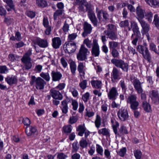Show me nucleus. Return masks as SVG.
Segmentation results:
<instances>
[{
	"mask_svg": "<svg viewBox=\"0 0 159 159\" xmlns=\"http://www.w3.org/2000/svg\"><path fill=\"white\" fill-rule=\"evenodd\" d=\"M119 76V73L118 70L116 68L114 67L111 75V80L114 82V80H116L118 79Z\"/></svg>",
	"mask_w": 159,
	"mask_h": 159,
	"instance_id": "27",
	"label": "nucleus"
},
{
	"mask_svg": "<svg viewBox=\"0 0 159 159\" xmlns=\"http://www.w3.org/2000/svg\"><path fill=\"white\" fill-rule=\"evenodd\" d=\"M43 24L44 27H47V26L50 25H49V23L47 17L46 16L43 17Z\"/></svg>",
	"mask_w": 159,
	"mask_h": 159,
	"instance_id": "56",
	"label": "nucleus"
},
{
	"mask_svg": "<svg viewBox=\"0 0 159 159\" xmlns=\"http://www.w3.org/2000/svg\"><path fill=\"white\" fill-rule=\"evenodd\" d=\"M121 118H120V119L121 120L125 121L128 119L129 116L128 112L126 109H123L121 110Z\"/></svg>",
	"mask_w": 159,
	"mask_h": 159,
	"instance_id": "24",
	"label": "nucleus"
},
{
	"mask_svg": "<svg viewBox=\"0 0 159 159\" xmlns=\"http://www.w3.org/2000/svg\"><path fill=\"white\" fill-rule=\"evenodd\" d=\"M50 94L54 99L59 100H61L62 99L63 96L58 90L54 89H52L50 90Z\"/></svg>",
	"mask_w": 159,
	"mask_h": 159,
	"instance_id": "14",
	"label": "nucleus"
},
{
	"mask_svg": "<svg viewBox=\"0 0 159 159\" xmlns=\"http://www.w3.org/2000/svg\"><path fill=\"white\" fill-rule=\"evenodd\" d=\"M111 122L112 124V127L113 129L114 132L116 134V136L117 134L119 135L117 133V128L118 127L119 124L118 122L116 121L115 119H111Z\"/></svg>",
	"mask_w": 159,
	"mask_h": 159,
	"instance_id": "28",
	"label": "nucleus"
},
{
	"mask_svg": "<svg viewBox=\"0 0 159 159\" xmlns=\"http://www.w3.org/2000/svg\"><path fill=\"white\" fill-rule=\"evenodd\" d=\"M79 144L82 148H85L87 146L88 143L86 139L82 138V139L80 141Z\"/></svg>",
	"mask_w": 159,
	"mask_h": 159,
	"instance_id": "39",
	"label": "nucleus"
},
{
	"mask_svg": "<svg viewBox=\"0 0 159 159\" xmlns=\"http://www.w3.org/2000/svg\"><path fill=\"white\" fill-rule=\"evenodd\" d=\"M126 147H123L120 149V156L124 157L126 152Z\"/></svg>",
	"mask_w": 159,
	"mask_h": 159,
	"instance_id": "62",
	"label": "nucleus"
},
{
	"mask_svg": "<svg viewBox=\"0 0 159 159\" xmlns=\"http://www.w3.org/2000/svg\"><path fill=\"white\" fill-rule=\"evenodd\" d=\"M140 36H137V35H134L132 38V36L131 37V39L132 40V43L134 45L136 46L137 45V42L139 39Z\"/></svg>",
	"mask_w": 159,
	"mask_h": 159,
	"instance_id": "47",
	"label": "nucleus"
},
{
	"mask_svg": "<svg viewBox=\"0 0 159 159\" xmlns=\"http://www.w3.org/2000/svg\"><path fill=\"white\" fill-rule=\"evenodd\" d=\"M89 53L90 52L89 50L85 47L84 45L82 44L81 45L79 52L77 54V59L80 61H84L87 59V56L88 53Z\"/></svg>",
	"mask_w": 159,
	"mask_h": 159,
	"instance_id": "6",
	"label": "nucleus"
},
{
	"mask_svg": "<svg viewBox=\"0 0 159 159\" xmlns=\"http://www.w3.org/2000/svg\"><path fill=\"white\" fill-rule=\"evenodd\" d=\"M75 0V4L79 5L78 7L79 12H84L87 11L88 17L93 26L97 27L98 24V21L93 11V7L85 0Z\"/></svg>",
	"mask_w": 159,
	"mask_h": 159,
	"instance_id": "1",
	"label": "nucleus"
},
{
	"mask_svg": "<svg viewBox=\"0 0 159 159\" xmlns=\"http://www.w3.org/2000/svg\"><path fill=\"white\" fill-rule=\"evenodd\" d=\"M91 48L92 55L95 57H98L100 53V48L98 41L96 39H93V44Z\"/></svg>",
	"mask_w": 159,
	"mask_h": 159,
	"instance_id": "8",
	"label": "nucleus"
},
{
	"mask_svg": "<svg viewBox=\"0 0 159 159\" xmlns=\"http://www.w3.org/2000/svg\"><path fill=\"white\" fill-rule=\"evenodd\" d=\"M8 58L10 61L13 62L18 59L19 57L16 55L11 54L9 55Z\"/></svg>",
	"mask_w": 159,
	"mask_h": 159,
	"instance_id": "46",
	"label": "nucleus"
},
{
	"mask_svg": "<svg viewBox=\"0 0 159 159\" xmlns=\"http://www.w3.org/2000/svg\"><path fill=\"white\" fill-rule=\"evenodd\" d=\"M153 22L156 27L157 29H159V17L157 14L154 16Z\"/></svg>",
	"mask_w": 159,
	"mask_h": 159,
	"instance_id": "44",
	"label": "nucleus"
},
{
	"mask_svg": "<svg viewBox=\"0 0 159 159\" xmlns=\"http://www.w3.org/2000/svg\"><path fill=\"white\" fill-rule=\"evenodd\" d=\"M137 97L135 95H131L127 99V102L130 104V107L133 110L138 109L139 105V102L137 100Z\"/></svg>",
	"mask_w": 159,
	"mask_h": 159,
	"instance_id": "7",
	"label": "nucleus"
},
{
	"mask_svg": "<svg viewBox=\"0 0 159 159\" xmlns=\"http://www.w3.org/2000/svg\"><path fill=\"white\" fill-rule=\"evenodd\" d=\"M70 67L72 74L74 75L76 70V65L75 62L72 61L70 63Z\"/></svg>",
	"mask_w": 159,
	"mask_h": 159,
	"instance_id": "40",
	"label": "nucleus"
},
{
	"mask_svg": "<svg viewBox=\"0 0 159 159\" xmlns=\"http://www.w3.org/2000/svg\"><path fill=\"white\" fill-rule=\"evenodd\" d=\"M138 19L142 28L141 30L142 34H143L144 33L148 32L150 30L149 25L141 19H139V18H138Z\"/></svg>",
	"mask_w": 159,
	"mask_h": 159,
	"instance_id": "16",
	"label": "nucleus"
},
{
	"mask_svg": "<svg viewBox=\"0 0 159 159\" xmlns=\"http://www.w3.org/2000/svg\"><path fill=\"white\" fill-rule=\"evenodd\" d=\"M67 157V156L62 152L58 153L57 156L58 159H66Z\"/></svg>",
	"mask_w": 159,
	"mask_h": 159,
	"instance_id": "61",
	"label": "nucleus"
},
{
	"mask_svg": "<svg viewBox=\"0 0 159 159\" xmlns=\"http://www.w3.org/2000/svg\"><path fill=\"white\" fill-rule=\"evenodd\" d=\"M52 46L55 49L59 48L61 44V41L60 37H55L52 39Z\"/></svg>",
	"mask_w": 159,
	"mask_h": 159,
	"instance_id": "19",
	"label": "nucleus"
},
{
	"mask_svg": "<svg viewBox=\"0 0 159 159\" xmlns=\"http://www.w3.org/2000/svg\"><path fill=\"white\" fill-rule=\"evenodd\" d=\"M98 133L100 135L106 136H109L110 135L109 130L106 128H103L98 130Z\"/></svg>",
	"mask_w": 159,
	"mask_h": 159,
	"instance_id": "26",
	"label": "nucleus"
},
{
	"mask_svg": "<svg viewBox=\"0 0 159 159\" xmlns=\"http://www.w3.org/2000/svg\"><path fill=\"white\" fill-rule=\"evenodd\" d=\"M35 83V87L37 89L41 90L44 88V84H46L45 81L40 77L36 78L35 76L32 75L31 77L30 84L31 85Z\"/></svg>",
	"mask_w": 159,
	"mask_h": 159,
	"instance_id": "3",
	"label": "nucleus"
},
{
	"mask_svg": "<svg viewBox=\"0 0 159 159\" xmlns=\"http://www.w3.org/2000/svg\"><path fill=\"white\" fill-rule=\"evenodd\" d=\"M51 75L53 81H59L61 79L62 75L60 72L54 70L51 71Z\"/></svg>",
	"mask_w": 159,
	"mask_h": 159,
	"instance_id": "12",
	"label": "nucleus"
},
{
	"mask_svg": "<svg viewBox=\"0 0 159 159\" xmlns=\"http://www.w3.org/2000/svg\"><path fill=\"white\" fill-rule=\"evenodd\" d=\"M134 156L136 159H140L141 157L142 152L139 150H137L134 151Z\"/></svg>",
	"mask_w": 159,
	"mask_h": 159,
	"instance_id": "49",
	"label": "nucleus"
},
{
	"mask_svg": "<svg viewBox=\"0 0 159 159\" xmlns=\"http://www.w3.org/2000/svg\"><path fill=\"white\" fill-rule=\"evenodd\" d=\"M8 71V69L6 66H0V73L6 74Z\"/></svg>",
	"mask_w": 159,
	"mask_h": 159,
	"instance_id": "50",
	"label": "nucleus"
},
{
	"mask_svg": "<svg viewBox=\"0 0 159 159\" xmlns=\"http://www.w3.org/2000/svg\"><path fill=\"white\" fill-rule=\"evenodd\" d=\"M150 94L152 99L154 103H156L159 102V94L157 91L152 90L150 92Z\"/></svg>",
	"mask_w": 159,
	"mask_h": 159,
	"instance_id": "20",
	"label": "nucleus"
},
{
	"mask_svg": "<svg viewBox=\"0 0 159 159\" xmlns=\"http://www.w3.org/2000/svg\"><path fill=\"white\" fill-rule=\"evenodd\" d=\"M77 37V34L76 33H73L70 34L68 36V42H72V41L74 40Z\"/></svg>",
	"mask_w": 159,
	"mask_h": 159,
	"instance_id": "51",
	"label": "nucleus"
},
{
	"mask_svg": "<svg viewBox=\"0 0 159 159\" xmlns=\"http://www.w3.org/2000/svg\"><path fill=\"white\" fill-rule=\"evenodd\" d=\"M92 87L96 89H100L101 88L102 83L100 81L92 80L91 81Z\"/></svg>",
	"mask_w": 159,
	"mask_h": 159,
	"instance_id": "29",
	"label": "nucleus"
},
{
	"mask_svg": "<svg viewBox=\"0 0 159 159\" xmlns=\"http://www.w3.org/2000/svg\"><path fill=\"white\" fill-rule=\"evenodd\" d=\"M131 26L133 32V34L132 35V38L134 35H137V36H140L141 34L137 23L134 21H131Z\"/></svg>",
	"mask_w": 159,
	"mask_h": 159,
	"instance_id": "13",
	"label": "nucleus"
},
{
	"mask_svg": "<svg viewBox=\"0 0 159 159\" xmlns=\"http://www.w3.org/2000/svg\"><path fill=\"white\" fill-rule=\"evenodd\" d=\"M79 86L83 90H84L87 87V80H83L79 83Z\"/></svg>",
	"mask_w": 159,
	"mask_h": 159,
	"instance_id": "45",
	"label": "nucleus"
},
{
	"mask_svg": "<svg viewBox=\"0 0 159 159\" xmlns=\"http://www.w3.org/2000/svg\"><path fill=\"white\" fill-rule=\"evenodd\" d=\"M64 10L62 9L57 10L53 14V18L54 20H56L57 18L61 16L64 13Z\"/></svg>",
	"mask_w": 159,
	"mask_h": 159,
	"instance_id": "32",
	"label": "nucleus"
},
{
	"mask_svg": "<svg viewBox=\"0 0 159 159\" xmlns=\"http://www.w3.org/2000/svg\"><path fill=\"white\" fill-rule=\"evenodd\" d=\"M92 27L91 25L86 21L84 22L83 24L84 32L82 33V35L84 37H85L88 34H90L92 30Z\"/></svg>",
	"mask_w": 159,
	"mask_h": 159,
	"instance_id": "10",
	"label": "nucleus"
},
{
	"mask_svg": "<svg viewBox=\"0 0 159 159\" xmlns=\"http://www.w3.org/2000/svg\"><path fill=\"white\" fill-rule=\"evenodd\" d=\"M83 43L85 44L88 48H90L92 47L93 42L87 38L84 40Z\"/></svg>",
	"mask_w": 159,
	"mask_h": 159,
	"instance_id": "36",
	"label": "nucleus"
},
{
	"mask_svg": "<svg viewBox=\"0 0 159 159\" xmlns=\"http://www.w3.org/2000/svg\"><path fill=\"white\" fill-rule=\"evenodd\" d=\"M25 132L28 136L34 135L38 134V131L36 128L31 126L26 127Z\"/></svg>",
	"mask_w": 159,
	"mask_h": 159,
	"instance_id": "15",
	"label": "nucleus"
},
{
	"mask_svg": "<svg viewBox=\"0 0 159 159\" xmlns=\"http://www.w3.org/2000/svg\"><path fill=\"white\" fill-rule=\"evenodd\" d=\"M63 131L66 134L71 133L72 130V126L70 125H67L64 126L62 128Z\"/></svg>",
	"mask_w": 159,
	"mask_h": 159,
	"instance_id": "33",
	"label": "nucleus"
},
{
	"mask_svg": "<svg viewBox=\"0 0 159 159\" xmlns=\"http://www.w3.org/2000/svg\"><path fill=\"white\" fill-rule=\"evenodd\" d=\"M71 104L73 106L72 109L74 111L76 110L78 105L77 102L75 100H73L72 101Z\"/></svg>",
	"mask_w": 159,
	"mask_h": 159,
	"instance_id": "57",
	"label": "nucleus"
},
{
	"mask_svg": "<svg viewBox=\"0 0 159 159\" xmlns=\"http://www.w3.org/2000/svg\"><path fill=\"white\" fill-rule=\"evenodd\" d=\"M86 128L82 125H79L76 129V131H79L78 135L82 137L84 133L85 138L84 139H86L88 136L89 135L90 132L88 131H86Z\"/></svg>",
	"mask_w": 159,
	"mask_h": 159,
	"instance_id": "11",
	"label": "nucleus"
},
{
	"mask_svg": "<svg viewBox=\"0 0 159 159\" xmlns=\"http://www.w3.org/2000/svg\"><path fill=\"white\" fill-rule=\"evenodd\" d=\"M40 76L43 78L47 81H48L50 80V77L48 73L42 72L40 74Z\"/></svg>",
	"mask_w": 159,
	"mask_h": 159,
	"instance_id": "38",
	"label": "nucleus"
},
{
	"mask_svg": "<svg viewBox=\"0 0 159 159\" xmlns=\"http://www.w3.org/2000/svg\"><path fill=\"white\" fill-rule=\"evenodd\" d=\"M145 11L143 10L140 7H138L136 9V13L140 19L143 18L144 16Z\"/></svg>",
	"mask_w": 159,
	"mask_h": 159,
	"instance_id": "31",
	"label": "nucleus"
},
{
	"mask_svg": "<svg viewBox=\"0 0 159 159\" xmlns=\"http://www.w3.org/2000/svg\"><path fill=\"white\" fill-rule=\"evenodd\" d=\"M69 25L66 23V21H65L62 29L64 32L66 33L69 30Z\"/></svg>",
	"mask_w": 159,
	"mask_h": 159,
	"instance_id": "58",
	"label": "nucleus"
},
{
	"mask_svg": "<svg viewBox=\"0 0 159 159\" xmlns=\"http://www.w3.org/2000/svg\"><path fill=\"white\" fill-rule=\"evenodd\" d=\"M130 80L133 84L135 90L138 94L143 92V90L142 87V83L134 75L130 76Z\"/></svg>",
	"mask_w": 159,
	"mask_h": 159,
	"instance_id": "5",
	"label": "nucleus"
},
{
	"mask_svg": "<svg viewBox=\"0 0 159 159\" xmlns=\"http://www.w3.org/2000/svg\"><path fill=\"white\" fill-rule=\"evenodd\" d=\"M137 51L141 54L143 57L148 62L151 61L150 54L147 47L142 46V45H139L136 48Z\"/></svg>",
	"mask_w": 159,
	"mask_h": 159,
	"instance_id": "4",
	"label": "nucleus"
},
{
	"mask_svg": "<svg viewBox=\"0 0 159 159\" xmlns=\"http://www.w3.org/2000/svg\"><path fill=\"white\" fill-rule=\"evenodd\" d=\"M70 91L71 92L73 96L74 97H76L78 95V92L75 88H70Z\"/></svg>",
	"mask_w": 159,
	"mask_h": 159,
	"instance_id": "54",
	"label": "nucleus"
},
{
	"mask_svg": "<svg viewBox=\"0 0 159 159\" xmlns=\"http://www.w3.org/2000/svg\"><path fill=\"white\" fill-rule=\"evenodd\" d=\"M95 124L96 127L98 128L100 127L101 125V118L100 116L98 115L96 116Z\"/></svg>",
	"mask_w": 159,
	"mask_h": 159,
	"instance_id": "41",
	"label": "nucleus"
},
{
	"mask_svg": "<svg viewBox=\"0 0 159 159\" xmlns=\"http://www.w3.org/2000/svg\"><path fill=\"white\" fill-rule=\"evenodd\" d=\"M22 122L25 125L28 126L30 125L31 123V121L27 117L23 118Z\"/></svg>",
	"mask_w": 159,
	"mask_h": 159,
	"instance_id": "59",
	"label": "nucleus"
},
{
	"mask_svg": "<svg viewBox=\"0 0 159 159\" xmlns=\"http://www.w3.org/2000/svg\"><path fill=\"white\" fill-rule=\"evenodd\" d=\"M78 70L80 74V76L81 77V78H82V76H83L84 78L86 68L83 63L80 62L79 63L78 66Z\"/></svg>",
	"mask_w": 159,
	"mask_h": 159,
	"instance_id": "21",
	"label": "nucleus"
},
{
	"mask_svg": "<svg viewBox=\"0 0 159 159\" xmlns=\"http://www.w3.org/2000/svg\"><path fill=\"white\" fill-rule=\"evenodd\" d=\"M146 2L152 7H155L157 4L156 0H145Z\"/></svg>",
	"mask_w": 159,
	"mask_h": 159,
	"instance_id": "53",
	"label": "nucleus"
},
{
	"mask_svg": "<svg viewBox=\"0 0 159 159\" xmlns=\"http://www.w3.org/2000/svg\"><path fill=\"white\" fill-rule=\"evenodd\" d=\"M64 47L66 51L69 53L74 52L76 48L75 43L73 42L66 43L64 45Z\"/></svg>",
	"mask_w": 159,
	"mask_h": 159,
	"instance_id": "9",
	"label": "nucleus"
},
{
	"mask_svg": "<svg viewBox=\"0 0 159 159\" xmlns=\"http://www.w3.org/2000/svg\"><path fill=\"white\" fill-rule=\"evenodd\" d=\"M36 43L41 48H45L48 46V42L46 39H39L37 40Z\"/></svg>",
	"mask_w": 159,
	"mask_h": 159,
	"instance_id": "22",
	"label": "nucleus"
},
{
	"mask_svg": "<svg viewBox=\"0 0 159 159\" xmlns=\"http://www.w3.org/2000/svg\"><path fill=\"white\" fill-rule=\"evenodd\" d=\"M108 28L107 30H105L104 32H116V29L115 26L112 24H109L108 25Z\"/></svg>",
	"mask_w": 159,
	"mask_h": 159,
	"instance_id": "37",
	"label": "nucleus"
},
{
	"mask_svg": "<svg viewBox=\"0 0 159 159\" xmlns=\"http://www.w3.org/2000/svg\"><path fill=\"white\" fill-rule=\"evenodd\" d=\"M13 20L10 17H5L4 18V21L8 25H10Z\"/></svg>",
	"mask_w": 159,
	"mask_h": 159,
	"instance_id": "63",
	"label": "nucleus"
},
{
	"mask_svg": "<svg viewBox=\"0 0 159 159\" xmlns=\"http://www.w3.org/2000/svg\"><path fill=\"white\" fill-rule=\"evenodd\" d=\"M72 152H76L79 148V144L77 142H74L72 144Z\"/></svg>",
	"mask_w": 159,
	"mask_h": 159,
	"instance_id": "43",
	"label": "nucleus"
},
{
	"mask_svg": "<svg viewBox=\"0 0 159 159\" xmlns=\"http://www.w3.org/2000/svg\"><path fill=\"white\" fill-rule=\"evenodd\" d=\"M5 81L10 85H12L16 84L18 80L16 76L11 75L7 76L5 78Z\"/></svg>",
	"mask_w": 159,
	"mask_h": 159,
	"instance_id": "18",
	"label": "nucleus"
},
{
	"mask_svg": "<svg viewBox=\"0 0 159 159\" xmlns=\"http://www.w3.org/2000/svg\"><path fill=\"white\" fill-rule=\"evenodd\" d=\"M78 120L76 116H71L69 120V122L70 124H72L76 123Z\"/></svg>",
	"mask_w": 159,
	"mask_h": 159,
	"instance_id": "52",
	"label": "nucleus"
},
{
	"mask_svg": "<svg viewBox=\"0 0 159 159\" xmlns=\"http://www.w3.org/2000/svg\"><path fill=\"white\" fill-rule=\"evenodd\" d=\"M45 27L46 28L44 32L45 34L47 35H50L52 30V26L50 25Z\"/></svg>",
	"mask_w": 159,
	"mask_h": 159,
	"instance_id": "60",
	"label": "nucleus"
},
{
	"mask_svg": "<svg viewBox=\"0 0 159 159\" xmlns=\"http://www.w3.org/2000/svg\"><path fill=\"white\" fill-rule=\"evenodd\" d=\"M65 86L66 84L65 83H61L59 84L56 88L59 90H61L64 89Z\"/></svg>",
	"mask_w": 159,
	"mask_h": 159,
	"instance_id": "64",
	"label": "nucleus"
},
{
	"mask_svg": "<svg viewBox=\"0 0 159 159\" xmlns=\"http://www.w3.org/2000/svg\"><path fill=\"white\" fill-rule=\"evenodd\" d=\"M118 93L115 87H112L108 93V97L110 100H115L116 97L118 96Z\"/></svg>",
	"mask_w": 159,
	"mask_h": 159,
	"instance_id": "17",
	"label": "nucleus"
},
{
	"mask_svg": "<svg viewBox=\"0 0 159 159\" xmlns=\"http://www.w3.org/2000/svg\"><path fill=\"white\" fill-rule=\"evenodd\" d=\"M120 68L124 71H127L128 70V65L122 60H120Z\"/></svg>",
	"mask_w": 159,
	"mask_h": 159,
	"instance_id": "35",
	"label": "nucleus"
},
{
	"mask_svg": "<svg viewBox=\"0 0 159 159\" xmlns=\"http://www.w3.org/2000/svg\"><path fill=\"white\" fill-rule=\"evenodd\" d=\"M32 49L30 48L23 55L21 59L26 70L30 69L32 67V63L31 62V58L30 57L32 54Z\"/></svg>",
	"mask_w": 159,
	"mask_h": 159,
	"instance_id": "2",
	"label": "nucleus"
},
{
	"mask_svg": "<svg viewBox=\"0 0 159 159\" xmlns=\"http://www.w3.org/2000/svg\"><path fill=\"white\" fill-rule=\"evenodd\" d=\"M142 107L144 110L147 112H151L152 111L151 106L150 104L146 101L142 102Z\"/></svg>",
	"mask_w": 159,
	"mask_h": 159,
	"instance_id": "23",
	"label": "nucleus"
},
{
	"mask_svg": "<svg viewBox=\"0 0 159 159\" xmlns=\"http://www.w3.org/2000/svg\"><path fill=\"white\" fill-rule=\"evenodd\" d=\"M96 151L98 154L102 156L103 155V150L102 147L98 144H96Z\"/></svg>",
	"mask_w": 159,
	"mask_h": 159,
	"instance_id": "48",
	"label": "nucleus"
},
{
	"mask_svg": "<svg viewBox=\"0 0 159 159\" xmlns=\"http://www.w3.org/2000/svg\"><path fill=\"white\" fill-rule=\"evenodd\" d=\"M36 3L38 6L42 7H44L48 5L47 2L44 0H36Z\"/></svg>",
	"mask_w": 159,
	"mask_h": 159,
	"instance_id": "34",
	"label": "nucleus"
},
{
	"mask_svg": "<svg viewBox=\"0 0 159 159\" xmlns=\"http://www.w3.org/2000/svg\"><path fill=\"white\" fill-rule=\"evenodd\" d=\"M90 93L86 92L82 96V98L85 103H86L89 99Z\"/></svg>",
	"mask_w": 159,
	"mask_h": 159,
	"instance_id": "42",
	"label": "nucleus"
},
{
	"mask_svg": "<svg viewBox=\"0 0 159 159\" xmlns=\"http://www.w3.org/2000/svg\"><path fill=\"white\" fill-rule=\"evenodd\" d=\"M61 107L62 112L66 114L68 112V107L66 100H64L61 102Z\"/></svg>",
	"mask_w": 159,
	"mask_h": 159,
	"instance_id": "25",
	"label": "nucleus"
},
{
	"mask_svg": "<svg viewBox=\"0 0 159 159\" xmlns=\"http://www.w3.org/2000/svg\"><path fill=\"white\" fill-rule=\"evenodd\" d=\"M110 39L112 40H115L117 38V35L116 32H104Z\"/></svg>",
	"mask_w": 159,
	"mask_h": 159,
	"instance_id": "30",
	"label": "nucleus"
},
{
	"mask_svg": "<svg viewBox=\"0 0 159 159\" xmlns=\"http://www.w3.org/2000/svg\"><path fill=\"white\" fill-rule=\"evenodd\" d=\"M3 1L7 3L8 6L11 8H14V5L12 0H3Z\"/></svg>",
	"mask_w": 159,
	"mask_h": 159,
	"instance_id": "55",
	"label": "nucleus"
}]
</instances>
